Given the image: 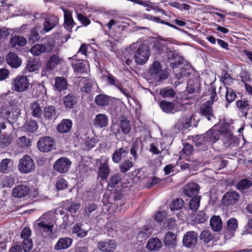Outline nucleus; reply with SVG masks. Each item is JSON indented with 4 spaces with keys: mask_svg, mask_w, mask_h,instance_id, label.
Returning <instances> with one entry per match:
<instances>
[{
    "mask_svg": "<svg viewBox=\"0 0 252 252\" xmlns=\"http://www.w3.org/2000/svg\"><path fill=\"white\" fill-rule=\"evenodd\" d=\"M153 231V228L148 225H145L139 228L137 234V240L140 242L144 241L152 234Z\"/></svg>",
    "mask_w": 252,
    "mask_h": 252,
    "instance_id": "obj_20",
    "label": "nucleus"
},
{
    "mask_svg": "<svg viewBox=\"0 0 252 252\" xmlns=\"http://www.w3.org/2000/svg\"><path fill=\"white\" fill-rule=\"evenodd\" d=\"M200 196H195L192 197L189 203V207L190 209L193 212L196 211L200 205Z\"/></svg>",
    "mask_w": 252,
    "mask_h": 252,
    "instance_id": "obj_51",
    "label": "nucleus"
},
{
    "mask_svg": "<svg viewBox=\"0 0 252 252\" xmlns=\"http://www.w3.org/2000/svg\"><path fill=\"white\" fill-rule=\"evenodd\" d=\"M164 243L166 246L170 248H174L176 245L175 235L172 232H167L165 236Z\"/></svg>",
    "mask_w": 252,
    "mask_h": 252,
    "instance_id": "obj_41",
    "label": "nucleus"
},
{
    "mask_svg": "<svg viewBox=\"0 0 252 252\" xmlns=\"http://www.w3.org/2000/svg\"><path fill=\"white\" fill-rule=\"evenodd\" d=\"M236 97V94L231 88H226L225 97L227 101L230 103L234 100Z\"/></svg>",
    "mask_w": 252,
    "mask_h": 252,
    "instance_id": "obj_63",
    "label": "nucleus"
},
{
    "mask_svg": "<svg viewBox=\"0 0 252 252\" xmlns=\"http://www.w3.org/2000/svg\"><path fill=\"white\" fill-rule=\"evenodd\" d=\"M80 204L76 202H72L68 206H66L64 209L71 214L76 213L80 208Z\"/></svg>",
    "mask_w": 252,
    "mask_h": 252,
    "instance_id": "obj_59",
    "label": "nucleus"
},
{
    "mask_svg": "<svg viewBox=\"0 0 252 252\" xmlns=\"http://www.w3.org/2000/svg\"><path fill=\"white\" fill-rule=\"evenodd\" d=\"M129 25V20L124 18L111 19L106 25L109 30H115L116 28L122 31L125 30Z\"/></svg>",
    "mask_w": 252,
    "mask_h": 252,
    "instance_id": "obj_8",
    "label": "nucleus"
},
{
    "mask_svg": "<svg viewBox=\"0 0 252 252\" xmlns=\"http://www.w3.org/2000/svg\"><path fill=\"white\" fill-rule=\"evenodd\" d=\"M97 205L94 203L89 202L85 204L84 206V214L85 215L90 217L91 214L96 210Z\"/></svg>",
    "mask_w": 252,
    "mask_h": 252,
    "instance_id": "obj_49",
    "label": "nucleus"
},
{
    "mask_svg": "<svg viewBox=\"0 0 252 252\" xmlns=\"http://www.w3.org/2000/svg\"><path fill=\"white\" fill-rule=\"evenodd\" d=\"M120 126L121 130L123 133L126 135L130 131L131 125L129 120L125 116H122L120 117Z\"/></svg>",
    "mask_w": 252,
    "mask_h": 252,
    "instance_id": "obj_32",
    "label": "nucleus"
},
{
    "mask_svg": "<svg viewBox=\"0 0 252 252\" xmlns=\"http://www.w3.org/2000/svg\"><path fill=\"white\" fill-rule=\"evenodd\" d=\"M54 214L52 212H47L42 215L37 220L43 223L47 224L51 226H54Z\"/></svg>",
    "mask_w": 252,
    "mask_h": 252,
    "instance_id": "obj_39",
    "label": "nucleus"
},
{
    "mask_svg": "<svg viewBox=\"0 0 252 252\" xmlns=\"http://www.w3.org/2000/svg\"><path fill=\"white\" fill-rule=\"evenodd\" d=\"M190 126L189 122L185 118L180 119L175 125V128L179 130H184Z\"/></svg>",
    "mask_w": 252,
    "mask_h": 252,
    "instance_id": "obj_45",
    "label": "nucleus"
},
{
    "mask_svg": "<svg viewBox=\"0 0 252 252\" xmlns=\"http://www.w3.org/2000/svg\"><path fill=\"white\" fill-rule=\"evenodd\" d=\"M44 116L48 119H51L55 117L56 112L55 107L53 106H47L44 109Z\"/></svg>",
    "mask_w": 252,
    "mask_h": 252,
    "instance_id": "obj_58",
    "label": "nucleus"
},
{
    "mask_svg": "<svg viewBox=\"0 0 252 252\" xmlns=\"http://www.w3.org/2000/svg\"><path fill=\"white\" fill-rule=\"evenodd\" d=\"M64 16V27L68 31H70L74 25L72 12L66 9L62 8Z\"/></svg>",
    "mask_w": 252,
    "mask_h": 252,
    "instance_id": "obj_23",
    "label": "nucleus"
},
{
    "mask_svg": "<svg viewBox=\"0 0 252 252\" xmlns=\"http://www.w3.org/2000/svg\"><path fill=\"white\" fill-rule=\"evenodd\" d=\"M130 51H134V57L135 62L139 64H144L150 56V51L148 46L142 44L141 41L134 43L129 48Z\"/></svg>",
    "mask_w": 252,
    "mask_h": 252,
    "instance_id": "obj_4",
    "label": "nucleus"
},
{
    "mask_svg": "<svg viewBox=\"0 0 252 252\" xmlns=\"http://www.w3.org/2000/svg\"><path fill=\"white\" fill-rule=\"evenodd\" d=\"M0 180L1 184L3 188H10L14 183V179L11 176H3Z\"/></svg>",
    "mask_w": 252,
    "mask_h": 252,
    "instance_id": "obj_52",
    "label": "nucleus"
},
{
    "mask_svg": "<svg viewBox=\"0 0 252 252\" xmlns=\"http://www.w3.org/2000/svg\"><path fill=\"white\" fill-rule=\"evenodd\" d=\"M61 62L62 58H61L58 55H52L47 63L46 70L49 71L52 70L56 66L60 64Z\"/></svg>",
    "mask_w": 252,
    "mask_h": 252,
    "instance_id": "obj_24",
    "label": "nucleus"
},
{
    "mask_svg": "<svg viewBox=\"0 0 252 252\" xmlns=\"http://www.w3.org/2000/svg\"><path fill=\"white\" fill-rule=\"evenodd\" d=\"M97 246L100 250L104 252H113L117 248L116 243L114 240L99 242Z\"/></svg>",
    "mask_w": 252,
    "mask_h": 252,
    "instance_id": "obj_15",
    "label": "nucleus"
},
{
    "mask_svg": "<svg viewBox=\"0 0 252 252\" xmlns=\"http://www.w3.org/2000/svg\"><path fill=\"white\" fill-rule=\"evenodd\" d=\"M227 229L229 231H234L238 227V223L236 219L231 218L227 221Z\"/></svg>",
    "mask_w": 252,
    "mask_h": 252,
    "instance_id": "obj_64",
    "label": "nucleus"
},
{
    "mask_svg": "<svg viewBox=\"0 0 252 252\" xmlns=\"http://www.w3.org/2000/svg\"><path fill=\"white\" fill-rule=\"evenodd\" d=\"M184 201L182 199L177 198L174 200L170 205L171 210H177L181 209L184 205Z\"/></svg>",
    "mask_w": 252,
    "mask_h": 252,
    "instance_id": "obj_56",
    "label": "nucleus"
},
{
    "mask_svg": "<svg viewBox=\"0 0 252 252\" xmlns=\"http://www.w3.org/2000/svg\"><path fill=\"white\" fill-rule=\"evenodd\" d=\"M30 192V188L27 185H21L14 188L12 191V195L15 198H22L26 196Z\"/></svg>",
    "mask_w": 252,
    "mask_h": 252,
    "instance_id": "obj_18",
    "label": "nucleus"
},
{
    "mask_svg": "<svg viewBox=\"0 0 252 252\" xmlns=\"http://www.w3.org/2000/svg\"><path fill=\"white\" fill-rule=\"evenodd\" d=\"M2 97L6 101L1 109L0 117L8 120L10 118L15 119L20 114L19 97L16 93L9 92L3 94Z\"/></svg>",
    "mask_w": 252,
    "mask_h": 252,
    "instance_id": "obj_1",
    "label": "nucleus"
},
{
    "mask_svg": "<svg viewBox=\"0 0 252 252\" xmlns=\"http://www.w3.org/2000/svg\"><path fill=\"white\" fill-rule=\"evenodd\" d=\"M211 106L212 104L211 102L207 101L203 104L200 108V113L201 115L206 117L209 121H210L211 118L213 117Z\"/></svg>",
    "mask_w": 252,
    "mask_h": 252,
    "instance_id": "obj_29",
    "label": "nucleus"
},
{
    "mask_svg": "<svg viewBox=\"0 0 252 252\" xmlns=\"http://www.w3.org/2000/svg\"><path fill=\"white\" fill-rule=\"evenodd\" d=\"M46 50V47L43 44H36L33 46L30 50L31 53L35 56H38Z\"/></svg>",
    "mask_w": 252,
    "mask_h": 252,
    "instance_id": "obj_43",
    "label": "nucleus"
},
{
    "mask_svg": "<svg viewBox=\"0 0 252 252\" xmlns=\"http://www.w3.org/2000/svg\"><path fill=\"white\" fill-rule=\"evenodd\" d=\"M78 144L81 145V147L86 150H90L93 148L96 143V140L94 138H90L86 134L77 136Z\"/></svg>",
    "mask_w": 252,
    "mask_h": 252,
    "instance_id": "obj_12",
    "label": "nucleus"
},
{
    "mask_svg": "<svg viewBox=\"0 0 252 252\" xmlns=\"http://www.w3.org/2000/svg\"><path fill=\"white\" fill-rule=\"evenodd\" d=\"M96 83L92 80L88 81L85 86L81 88V91L83 92L88 93L91 92L93 89H94L96 87Z\"/></svg>",
    "mask_w": 252,
    "mask_h": 252,
    "instance_id": "obj_61",
    "label": "nucleus"
},
{
    "mask_svg": "<svg viewBox=\"0 0 252 252\" xmlns=\"http://www.w3.org/2000/svg\"><path fill=\"white\" fill-rule=\"evenodd\" d=\"M63 103L66 108H71L76 103L75 97L72 94H69L64 97Z\"/></svg>",
    "mask_w": 252,
    "mask_h": 252,
    "instance_id": "obj_46",
    "label": "nucleus"
},
{
    "mask_svg": "<svg viewBox=\"0 0 252 252\" xmlns=\"http://www.w3.org/2000/svg\"><path fill=\"white\" fill-rule=\"evenodd\" d=\"M199 238L204 243H208L213 239V235L210 231L205 229L201 231Z\"/></svg>",
    "mask_w": 252,
    "mask_h": 252,
    "instance_id": "obj_48",
    "label": "nucleus"
},
{
    "mask_svg": "<svg viewBox=\"0 0 252 252\" xmlns=\"http://www.w3.org/2000/svg\"><path fill=\"white\" fill-rule=\"evenodd\" d=\"M161 242L158 238H155L149 240L146 248L151 251H157L161 248Z\"/></svg>",
    "mask_w": 252,
    "mask_h": 252,
    "instance_id": "obj_36",
    "label": "nucleus"
},
{
    "mask_svg": "<svg viewBox=\"0 0 252 252\" xmlns=\"http://www.w3.org/2000/svg\"><path fill=\"white\" fill-rule=\"evenodd\" d=\"M55 88L59 93L64 91L67 88V83L65 79L62 77L55 78Z\"/></svg>",
    "mask_w": 252,
    "mask_h": 252,
    "instance_id": "obj_31",
    "label": "nucleus"
},
{
    "mask_svg": "<svg viewBox=\"0 0 252 252\" xmlns=\"http://www.w3.org/2000/svg\"><path fill=\"white\" fill-rule=\"evenodd\" d=\"M174 62H171L170 65L174 70L176 78L177 80L174 83L177 86L182 84L191 73V69L189 65H185L179 58L175 57L173 59Z\"/></svg>",
    "mask_w": 252,
    "mask_h": 252,
    "instance_id": "obj_3",
    "label": "nucleus"
},
{
    "mask_svg": "<svg viewBox=\"0 0 252 252\" xmlns=\"http://www.w3.org/2000/svg\"><path fill=\"white\" fill-rule=\"evenodd\" d=\"M108 158L105 156L102 157L100 160V166L98 171V176L101 180L107 179L110 171L108 166Z\"/></svg>",
    "mask_w": 252,
    "mask_h": 252,
    "instance_id": "obj_13",
    "label": "nucleus"
},
{
    "mask_svg": "<svg viewBox=\"0 0 252 252\" xmlns=\"http://www.w3.org/2000/svg\"><path fill=\"white\" fill-rule=\"evenodd\" d=\"M199 185L195 183L192 182L185 186L183 192L186 196L190 197L192 196H197L196 194L199 192Z\"/></svg>",
    "mask_w": 252,
    "mask_h": 252,
    "instance_id": "obj_17",
    "label": "nucleus"
},
{
    "mask_svg": "<svg viewBox=\"0 0 252 252\" xmlns=\"http://www.w3.org/2000/svg\"><path fill=\"white\" fill-rule=\"evenodd\" d=\"M159 106L162 110L166 113H174L177 111V109L175 107L173 103L165 100L159 102Z\"/></svg>",
    "mask_w": 252,
    "mask_h": 252,
    "instance_id": "obj_27",
    "label": "nucleus"
},
{
    "mask_svg": "<svg viewBox=\"0 0 252 252\" xmlns=\"http://www.w3.org/2000/svg\"><path fill=\"white\" fill-rule=\"evenodd\" d=\"M29 111L34 118H40L42 114V110L40 104L36 101L30 104Z\"/></svg>",
    "mask_w": 252,
    "mask_h": 252,
    "instance_id": "obj_30",
    "label": "nucleus"
},
{
    "mask_svg": "<svg viewBox=\"0 0 252 252\" xmlns=\"http://www.w3.org/2000/svg\"><path fill=\"white\" fill-rule=\"evenodd\" d=\"M55 214L57 215H61L63 216V222L61 224V228L62 229H65L66 226L71 222L69 220V215L67 214L66 213H65V212L63 211V208H58L55 210Z\"/></svg>",
    "mask_w": 252,
    "mask_h": 252,
    "instance_id": "obj_38",
    "label": "nucleus"
},
{
    "mask_svg": "<svg viewBox=\"0 0 252 252\" xmlns=\"http://www.w3.org/2000/svg\"><path fill=\"white\" fill-rule=\"evenodd\" d=\"M6 61L8 65L12 68H18L21 65L22 61L16 54L10 52L6 57Z\"/></svg>",
    "mask_w": 252,
    "mask_h": 252,
    "instance_id": "obj_21",
    "label": "nucleus"
},
{
    "mask_svg": "<svg viewBox=\"0 0 252 252\" xmlns=\"http://www.w3.org/2000/svg\"><path fill=\"white\" fill-rule=\"evenodd\" d=\"M108 123V118L105 114H99L96 115L94 120V124L96 126L103 127L105 126Z\"/></svg>",
    "mask_w": 252,
    "mask_h": 252,
    "instance_id": "obj_42",
    "label": "nucleus"
},
{
    "mask_svg": "<svg viewBox=\"0 0 252 252\" xmlns=\"http://www.w3.org/2000/svg\"><path fill=\"white\" fill-rule=\"evenodd\" d=\"M252 185V183L248 179L242 180L236 185L237 188L239 190H244L250 188Z\"/></svg>",
    "mask_w": 252,
    "mask_h": 252,
    "instance_id": "obj_54",
    "label": "nucleus"
},
{
    "mask_svg": "<svg viewBox=\"0 0 252 252\" xmlns=\"http://www.w3.org/2000/svg\"><path fill=\"white\" fill-rule=\"evenodd\" d=\"M72 241V239L68 237L61 238L55 245V249L57 250L66 249L71 246Z\"/></svg>",
    "mask_w": 252,
    "mask_h": 252,
    "instance_id": "obj_25",
    "label": "nucleus"
},
{
    "mask_svg": "<svg viewBox=\"0 0 252 252\" xmlns=\"http://www.w3.org/2000/svg\"><path fill=\"white\" fill-rule=\"evenodd\" d=\"M220 132L213 128L207 131L204 135H197L193 137L192 141L199 150H205L211 146L220 138Z\"/></svg>",
    "mask_w": 252,
    "mask_h": 252,
    "instance_id": "obj_2",
    "label": "nucleus"
},
{
    "mask_svg": "<svg viewBox=\"0 0 252 252\" xmlns=\"http://www.w3.org/2000/svg\"><path fill=\"white\" fill-rule=\"evenodd\" d=\"M133 165L132 162L129 160H126L120 164V170L121 172H126Z\"/></svg>",
    "mask_w": 252,
    "mask_h": 252,
    "instance_id": "obj_62",
    "label": "nucleus"
},
{
    "mask_svg": "<svg viewBox=\"0 0 252 252\" xmlns=\"http://www.w3.org/2000/svg\"><path fill=\"white\" fill-rule=\"evenodd\" d=\"M159 94L163 97L172 98L176 93L172 88L166 87L160 89Z\"/></svg>",
    "mask_w": 252,
    "mask_h": 252,
    "instance_id": "obj_50",
    "label": "nucleus"
},
{
    "mask_svg": "<svg viewBox=\"0 0 252 252\" xmlns=\"http://www.w3.org/2000/svg\"><path fill=\"white\" fill-rule=\"evenodd\" d=\"M37 31H39L38 27H36L34 29L31 30L29 38V41L30 42L33 43L34 42L37 41L40 39V36L38 34Z\"/></svg>",
    "mask_w": 252,
    "mask_h": 252,
    "instance_id": "obj_55",
    "label": "nucleus"
},
{
    "mask_svg": "<svg viewBox=\"0 0 252 252\" xmlns=\"http://www.w3.org/2000/svg\"><path fill=\"white\" fill-rule=\"evenodd\" d=\"M71 162L67 158L63 157L59 158L54 164L55 170L60 173H65L69 169Z\"/></svg>",
    "mask_w": 252,
    "mask_h": 252,
    "instance_id": "obj_10",
    "label": "nucleus"
},
{
    "mask_svg": "<svg viewBox=\"0 0 252 252\" xmlns=\"http://www.w3.org/2000/svg\"><path fill=\"white\" fill-rule=\"evenodd\" d=\"M169 5L171 6L178 9L180 10H189L190 9V5L186 3H180L176 1H172L169 2Z\"/></svg>",
    "mask_w": 252,
    "mask_h": 252,
    "instance_id": "obj_60",
    "label": "nucleus"
},
{
    "mask_svg": "<svg viewBox=\"0 0 252 252\" xmlns=\"http://www.w3.org/2000/svg\"><path fill=\"white\" fill-rule=\"evenodd\" d=\"M17 144L21 148L29 147L32 145V140L26 136H23L17 139Z\"/></svg>",
    "mask_w": 252,
    "mask_h": 252,
    "instance_id": "obj_47",
    "label": "nucleus"
},
{
    "mask_svg": "<svg viewBox=\"0 0 252 252\" xmlns=\"http://www.w3.org/2000/svg\"><path fill=\"white\" fill-rule=\"evenodd\" d=\"M88 64L86 61L72 63V67L74 72L78 73L86 72L88 69Z\"/></svg>",
    "mask_w": 252,
    "mask_h": 252,
    "instance_id": "obj_35",
    "label": "nucleus"
},
{
    "mask_svg": "<svg viewBox=\"0 0 252 252\" xmlns=\"http://www.w3.org/2000/svg\"><path fill=\"white\" fill-rule=\"evenodd\" d=\"M211 228L214 231L219 232L222 228V221L220 216H214L210 220Z\"/></svg>",
    "mask_w": 252,
    "mask_h": 252,
    "instance_id": "obj_34",
    "label": "nucleus"
},
{
    "mask_svg": "<svg viewBox=\"0 0 252 252\" xmlns=\"http://www.w3.org/2000/svg\"><path fill=\"white\" fill-rule=\"evenodd\" d=\"M198 240V234L193 231L187 232L184 235L183 238V245L187 248L194 247Z\"/></svg>",
    "mask_w": 252,
    "mask_h": 252,
    "instance_id": "obj_9",
    "label": "nucleus"
},
{
    "mask_svg": "<svg viewBox=\"0 0 252 252\" xmlns=\"http://www.w3.org/2000/svg\"><path fill=\"white\" fill-rule=\"evenodd\" d=\"M72 125V121L69 119H64L58 126L57 130L60 133H66L70 131Z\"/></svg>",
    "mask_w": 252,
    "mask_h": 252,
    "instance_id": "obj_33",
    "label": "nucleus"
},
{
    "mask_svg": "<svg viewBox=\"0 0 252 252\" xmlns=\"http://www.w3.org/2000/svg\"><path fill=\"white\" fill-rule=\"evenodd\" d=\"M27 43V40L23 36L15 35L10 39V44L11 46L15 48L19 47L24 46Z\"/></svg>",
    "mask_w": 252,
    "mask_h": 252,
    "instance_id": "obj_37",
    "label": "nucleus"
},
{
    "mask_svg": "<svg viewBox=\"0 0 252 252\" xmlns=\"http://www.w3.org/2000/svg\"><path fill=\"white\" fill-rule=\"evenodd\" d=\"M34 226L35 231L41 233L44 237H49L53 233V227L47 224L36 220Z\"/></svg>",
    "mask_w": 252,
    "mask_h": 252,
    "instance_id": "obj_14",
    "label": "nucleus"
},
{
    "mask_svg": "<svg viewBox=\"0 0 252 252\" xmlns=\"http://www.w3.org/2000/svg\"><path fill=\"white\" fill-rule=\"evenodd\" d=\"M29 86V81L27 77L20 76L15 78L12 82V89L18 92L27 90Z\"/></svg>",
    "mask_w": 252,
    "mask_h": 252,
    "instance_id": "obj_7",
    "label": "nucleus"
},
{
    "mask_svg": "<svg viewBox=\"0 0 252 252\" xmlns=\"http://www.w3.org/2000/svg\"><path fill=\"white\" fill-rule=\"evenodd\" d=\"M148 74L150 78L155 81L165 80L169 75L167 70L158 61L154 62L150 66Z\"/></svg>",
    "mask_w": 252,
    "mask_h": 252,
    "instance_id": "obj_5",
    "label": "nucleus"
},
{
    "mask_svg": "<svg viewBox=\"0 0 252 252\" xmlns=\"http://www.w3.org/2000/svg\"><path fill=\"white\" fill-rule=\"evenodd\" d=\"M55 144L54 139L50 137H44L41 138L37 142L38 149L42 152L50 151Z\"/></svg>",
    "mask_w": 252,
    "mask_h": 252,
    "instance_id": "obj_11",
    "label": "nucleus"
},
{
    "mask_svg": "<svg viewBox=\"0 0 252 252\" xmlns=\"http://www.w3.org/2000/svg\"><path fill=\"white\" fill-rule=\"evenodd\" d=\"M12 163V161L9 158L3 159L0 164V172L3 173L8 172Z\"/></svg>",
    "mask_w": 252,
    "mask_h": 252,
    "instance_id": "obj_44",
    "label": "nucleus"
},
{
    "mask_svg": "<svg viewBox=\"0 0 252 252\" xmlns=\"http://www.w3.org/2000/svg\"><path fill=\"white\" fill-rule=\"evenodd\" d=\"M153 47L154 49L157 50L160 55H162V54L167 52L168 53L167 59L168 60H172V58L170 57V55L173 56L174 53L171 51L168 52L166 46L162 41H157L155 42Z\"/></svg>",
    "mask_w": 252,
    "mask_h": 252,
    "instance_id": "obj_26",
    "label": "nucleus"
},
{
    "mask_svg": "<svg viewBox=\"0 0 252 252\" xmlns=\"http://www.w3.org/2000/svg\"><path fill=\"white\" fill-rule=\"evenodd\" d=\"M95 101L97 105L103 106L109 103V99L106 95L99 94L95 97Z\"/></svg>",
    "mask_w": 252,
    "mask_h": 252,
    "instance_id": "obj_53",
    "label": "nucleus"
},
{
    "mask_svg": "<svg viewBox=\"0 0 252 252\" xmlns=\"http://www.w3.org/2000/svg\"><path fill=\"white\" fill-rule=\"evenodd\" d=\"M239 195L238 192L234 191H228L223 196L222 202L226 205L235 203L239 200Z\"/></svg>",
    "mask_w": 252,
    "mask_h": 252,
    "instance_id": "obj_19",
    "label": "nucleus"
},
{
    "mask_svg": "<svg viewBox=\"0 0 252 252\" xmlns=\"http://www.w3.org/2000/svg\"><path fill=\"white\" fill-rule=\"evenodd\" d=\"M127 152L124 148H119L116 150L112 155V160L115 163H118L122 158H124Z\"/></svg>",
    "mask_w": 252,
    "mask_h": 252,
    "instance_id": "obj_40",
    "label": "nucleus"
},
{
    "mask_svg": "<svg viewBox=\"0 0 252 252\" xmlns=\"http://www.w3.org/2000/svg\"><path fill=\"white\" fill-rule=\"evenodd\" d=\"M18 168L22 173H29L34 170L35 164L30 156L25 155L19 160Z\"/></svg>",
    "mask_w": 252,
    "mask_h": 252,
    "instance_id": "obj_6",
    "label": "nucleus"
},
{
    "mask_svg": "<svg viewBox=\"0 0 252 252\" xmlns=\"http://www.w3.org/2000/svg\"><path fill=\"white\" fill-rule=\"evenodd\" d=\"M121 181V177L119 174H115L111 176L108 186L110 188H114Z\"/></svg>",
    "mask_w": 252,
    "mask_h": 252,
    "instance_id": "obj_57",
    "label": "nucleus"
},
{
    "mask_svg": "<svg viewBox=\"0 0 252 252\" xmlns=\"http://www.w3.org/2000/svg\"><path fill=\"white\" fill-rule=\"evenodd\" d=\"M40 62L38 59L30 58L25 69V72H32L38 69L40 67Z\"/></svg>",
    "mask_w": 252,
    "mask_h": 252,
    "instance_id": "obj_28",
    "label": "nucleus"
},
{
    "mask_svg": "<svg viewBox=\"0 0 252 252\" xmlns=\"http://www.w3.org/2000/svg\"><path fill=\"white\" fill-rule=\"evenodd\" d=\"M87 224L82 223H77L72 227V233L79 238H84L88 233L89 229L87 227Z\"/></svg>",
    "mask_w": 252,
    "mask_h": 252,
    "instance_id": "obj_16",
    "label": "nucleus"
},
{
    "mask_svg": "<svg viewBox=\"0 0 252 252\" xmlns=\"http://www.w3.org/2000/svg\"><path fill=\"white\" fill-rule=\"evenodd\" d=\"M58 18L56 16H52L46 18L43 23L44 29L40 31L42 33H44L50 31L57 24Z\"/></svg>",
    "mask_w": 252,
    "mask_h": 252,
    "instance_id": "obj_22",
    "label": "nucleus"
}]
</instances>
